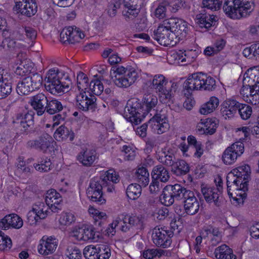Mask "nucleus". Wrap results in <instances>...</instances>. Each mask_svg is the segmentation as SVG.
<instances>
[{"instance_id": "052dcab7", "label": "nucleus", "mask_w": 259, "mask_h": 259, "mask_svg": "<svg viewBox=\"0 0 259 259\" xmlns=\"http://www.w3.org/2000/svg\"><path fill=\"white\" fill-rule=\"evenodd\" d=\"M45 239H46V236H43L40 240L39 244L37 247V249L40 254L46 255L52 254V253L51 251H50V249L47 247L48 245H46Z\"/></svg>"}, {"instance_id": "864d4df0", "label": "nucleus", "mask_w": 259, "mask_h": 259, "mask_svg": "<svg viewBox=\"0 0 259 259\" xmlns=\"http://www.w3.org/2000/svg\"><path fill=\"white\" fill-rule=\"evenodd\" d=\"M249 80L248 82L252 84L253 88L258 89L259 88V69L258 70H252L249 76H247Z\"/></svg>"}, {"instance_id": "e2e57ef3", "label": "nucleus", "mask_w": 259, "mask_h": 259, "mask_svg": "<svg viewBox=\"0 0 259 259\" xmlns=\"http://www.w3.org/2000/svg\"><path fill=\"white\" fill-rule=\"evenodd\" d=\"M46 244L48 245V247L50 249V251H51L53 253L56 250L58 246L57 240L53 236L48 237L46 236Z\"/></svg>"}, {"instance_id": "6e6552de", "label": "nucleus", "mask_w": 259, "mask_h": 259, "mask_svg": "<svg viewBox=\"0 0 259 259\" xmlns=\"http://www.w3.org/2000/svg\"><path fill=\"white\" fill-rule=\"evenodd\" d=\"M167 20H164L154 31V38L159 44L166 47H173L179 42V39L172 32Z\"/></svg>"}, {"instance_id": "79ce46f5", "label": "nucleus", "mask_w": 259, "mask_h": 259, "mask_svg": "<svg viewBox=\"0 0 259 259\" xmlns=\"http://www.w3.org/2000/svg\"><path fill=\"white\" fill-rule=\"evenodd\" d=\"M77 88L79 91H85L89 88L88 78L87 76L82 72H79L77 76Z\"/></svg>"}, {"instance_id": "6e6d98bb", "label": "nucleus", "mask_w": 259, "mask_h": 259, "mask_svg": "<svg viewBox=\"0 0 259 259\" xmlns=\"http://www.w3.org/2000/svg\"><path fill=\"white\" fill-rule=\"evenodd\" d=\"M75 221L74 215L70 212H63L59 219V222L63 225H69Z\"/></svg>"}, {"instance_id": "0e129e2a", "label": "nucleus", "mask_w": 259, "mask_h": 259, "mask_svg": "<svg viewBox=\"0 0 259 259\" xmlns=\"http://www.w3.org/2000/svg\"><path fill=\"white\" fill-rule=\"evenodd\" d=\"M2 33V36L5 37V39L7 38H10V30L7 28V22L4 19H0V33Z\"/></svg>"}, {"instance_id": "4468645a", "label": "nucleus", "mask_w": 259, "mask_h": 259, "mask_svg": "<svg viewBox=\"0 0 259 259\" xmlns=\"http://www.w3.org/2000/svg\"><path fill=\"white\" fill-rule=\"evenodd\" d=\"M13 10L17 13L30 17L34 15L37 11L35 0H14Z\"/></svg>"}, {"instance_id": "7ed1b4c3", "label": "nucleus", "mask_w": 259, "mask_h": 259, "mask_svg": "<svg viewBox=\"0 0 259 259\" xmlns=\"http://www.w3.org/2000/svg\"><path fill=\"white\" fill-rule=\"evenodd\" d=\"M102 177L91 179L87 191L90 200L98 205L105 204L106 201L103 196V189H106L107 192L112 193L115 190L114 184L119 182V176L113 169L107 170Z\"/></svg>"}, {"instance_id": "49530a36", "label": "nucleus", "mask_w": 259, "mask_h": 259, "mask_svg": "<svg viewBox=\"0 0 259 259\" xmlns=\"http://www.w3.org/2000/svg\"><path fill=\"white\" fill-rule=\"evenodd\" d=\"M98 252V259H108L111 255L110 248L105 245H97L95 246Z\"/></svg>"}, {"instance_id": "473e14b6", "label": "nucleus", "mask_w": 259, "mask_h": 259, "mask_svg": "<svg viewBox=\"0 0 259 259\" xmlns=\"http://www.w3.org/2000/svg\"><path fill=\"white\" fill-rule=\"evenodd\" d=\"M46 106V111L49 114H55L60 112L63 109L61 102L55 98H49Z\"/></svg>"}, {"instance_id": "680f3d73", "label": "nucleus", "mask_w": 259, "mask_h": 259, "mask_svg": "<svg viewBox=\"0 0 259 259\" xmlns=\"http://www.w3.org/2000/svg\"><path fill=\"white\" fill-rule=\"evenodd\" d=\"M256 44H254L251 45L250 47L245 48L243 51L242 54L244 57L248 58L249 59H252L256 57Z\"/></svg>"}, {"instance_id": "0eeeda50", "label": "nucleus", "mask_w": 259, "mask_h": 259, "mask_svg": "<svg viewBox=\"0 0 259 259\" xmlns=\"http://www.w3.org/2000/svg\"><path fill=\"white\" fill-rule=\"evenodd\" d=\"M110 76L116 86L124 88L133 84L139 77L138 72L134 68L119 65L111 68Z\"/></svg>"}, {"instance_id": "6ab92c4d", "label": "nucleus", "mask_w": 259, "mask_h": 259, "mask_svg": "<svg viewBox=\"0 0 259 259\" xmlns=\"http://www.w3.org/2000/svg\"><path fill=\"white\" fill-rule=\"evenodd\" d=\"M162 111L156 112L149 120V124H151L152 128L156 131L157 134H161L165 132L169 128L167 118Z\"/></svg>"}, {"instance_id": "774afa93", "label": "nucleus", "mask_w": 259, "mask_h": 259, "mask_svg": "<svg viewBox=\"0 0 259 259\" xmlns=\"http://www.w3.org/2000/svg\"><path fill=\"white\" fill-rule=\"evenodd\" d=\"M250 235L254 238H259V223L252 225L249 229Z\"/></svg>"}, {"instance_id": "37998d69", "label": "nucleus", "mask_w": 259, "mask_h": 259, "mask_svg": "<svg viewBox=\"0 0 259 259\" xmlns=\"http://www.w3.org/2000/svg\"><path fill=\"white\" fill-rule=\"evenodd\" d=\"M238 157L232 151L227 148L224 151L222 158L225 164L231 165L236 161Z\"/></svg>"}, {"instance_id": "603ef678", "label": "nucleus", "mask_w": 259, "mask_h": 259, "mask_svg": "<svg viewBox=\"0 0 259 259\" xmlns=\"http://www.w3.org/2000/svg\"><path fill=\"white\" fill-rule=\"evenodd\" d=\"M8 219L10 220V226L15 229L21 228L23 224L22 219L16 214H10Z\"/></svg>"}, {"instance_id": "a19ab883", "label": "nucleus", "mask_w": 259, "mask_h": 259, "mask_svg": "<svg viewBox=\"0 0 259 259\" xmlns=\"http://www.w3.org/2000/svg\"><path fill=\"white\" fill-rule=\"evenodd\" d=\"M12 92L11 82H9L6 78L0 82V99L7 97Z\"/></svg>"}, {"instance_id": "f03ea898", "label": "nucleus", "mask_w": 259, "mask_h": 259, "mask_svg": "<svg viewBox=\"0 0 259 259\" xmlns=\"http://www.w3.org/2000/svg\"><path fill=\"white\" fill-rule=\"evenodd\" d=\"M158 103L157 97L152 94H145L142 101L137 98L128 100L124 109L123 116L132 123H140L151 111H155Z\"/></svg>"}, {"instance_id": "f8f14e48", "label": "nucleus", "mask_w": 259, "mask_h": 259, "mask_svg": "<svg viewBox=\"0 0 259 259\" xmlns=\"http://www.w3.org/2000/svg\"><path fill=\"white\" fill-rule=\"evenodd\" d=\"M54 141L52 137L46 133H44L37 138L28 141L26 144L28 149H33L45 153L51 148Z\"/></svg>"}, {"instance_id": "ea45409f", "label": "nucleus", "mask_w": 259, "mask_h": 259, "mask_svg": "<svg viewBox=\"0 0 259 259\" xmlns=\"http://www.w3.org/2000/svg\"><path fill=\"white\" fill-rule=\"evenodd\" d=\"M250 166L248 165H244L234 169L233 174L234 177H240L244 180L248 179L250 173Z\"/></svg>"}, {"instance_id": "58836bf2", "label": "nucleus", "mask_w": 259, "mask_h": 259, "mask_svg": "<svg viewBox=\"0 0 259 259\" xmlns=\"http://www.w3.org/2000/svg\"><path fill=\"white\" fill-rule=\"evenodd\" d=\"M218 121L215 119L207 118L204 123V127H202L201 130L203 131L204 133L211 135L213 134L216 131Z\"/></svg>"}, {"instance_id": "f704fd0d", "label": "nucleus", "mask_w": 259, "mask_h": 259, "mask_svg": "<svg viewBox=\"0 0 259 259\" xmlns=\"http://www.w3.org/2000/svg\"><path fill=\"white\" fill-rule=\"evenodd\" d=\"M142 185L139 184H130L126 190V194L128 198L135 200L139 198L141 194Z\"/></svg>"}, {"instance_id": "c85d7f7f", "label": "nucleus", "mask_w": 259, "mask_h": 259, "mask_svg": "<svg viewBox=\"0 0 259 259\" xmlns=\"http://www.w3.org/2000/svg\"><path fill=\"white\" fill-rule=\"evenodd\" d=\"M77 159L83 165L90 166L95 160V151L87 149L83 150L79 153Z\"/></svg>"}, {"instance_id": "f3484780", "label": "nucleus", "mask_w": 259, "mask_h": 259, "mask_svg": "<svg viewBox=\"0 0 259 259\" xmlns=\"http://www.w3.org/2000/svg\"><path fill=\"white\" fill-rule=\"evenodd\" d=\"M142 0H123L122 15L126 21L133 20L139 14Z\"/></svg>"}, {"instance_id": "20e7f679", "label": "nucleus", "mask_w": 259, "mask_h": 259, "mask_svg": "<svg viewBox=\"0 0 259 259\" xmlns=\"http://www.w3.org/2000/svg\"><path fill=\"white\" fill-rule=\"evenodd\" d=\"M45 88L53 95L68 91L71 81L68 74L58 68L50 69L45 78Z\"/></svg>"}, {"instance_id": "f257e3e1", "label": "nucleus", "mask_w": 259, "mask_h": 259, "mask_svg": "<svg viewBox=\"0 0 259 259\" xmlns=\"http://www.w3.org/2000/svg\"><path fill=\"white\" fill-rule=\"evenodd\" d=\"M160 199L166 206L171 205L175 201H181L186 213L189 215L196 214L199 209V203L194 193L178 184L164 187Z\"/></svg>"}, {"instance_id": "a878e982", "label": "nucleus", "mask_w": 259, "mask_h": 259, "mask_svg": "<svg viewBox=\"0 0 259 259\" xmlns=\"http://www.w3.org/2000/svg\"><path fill=\"white\" fill-rule=\"evenodd\" d=\"M201 234L203 238L207 237L209 235L211 234L213 236V238L211 239L212 245H215L221 241L222 232L220 231L218 228L211 225L204 226L202 229Z\"/></svg>"}, {"instance_id": "bf43d9fd", "label": "nucleus", "mask_w": 259, "mask_h": 259, "mask_svg": "<svg viewBox=\"0 0 259 259\" xmlns=\"http://www.w3.org/2000/svg\"><path fill=\"white\" fill-rule=\"evenodd\" d=\"M45 239H46V236H43L40 240L39 244L37 247V249L40 254L46 255L52 254V253L51 251H50V249L47 247L48 245H46Z\"/></svg>"}, {"instance_id": "4be33fe9", "label": "nucleus", "mask_w": 259, "mask_h": 259, "mask_svg": "<svg viewBox=\"0 0 259 259\" xmlns=\"http://www.w3.org/2000/svg\"><path fill=\"white\" fill-rule=\"evenodd\" d=\"M62 196L55 189H51L47 191L46 202L52 211L57 212L62 209L60 205V203L62 202Z\"/></svg>"}, {"instance_id": "a18cd8bd", "label": "nucleus", "mask_w": 259, "mask_h": 259, "mask_svg": "<svg viewBox=\"0 0 259 259\" xmlns=\"http://www.w3.org/2000/svg\"><path fill=\"white\" fill-rule=\"evenodd\" d=\"M202 8H206L211 11L219 10L222 5L220 0H202Z\"/></svg>"}, {"instance_id": "c9c22d12", "label": "nucleus", "mask_w": 259, "mask_h": 259, "mask_svg": "<svg viewBox=\"0 0 259 259\" xmlns=\"http://www.w3.org/2000/svg\"><path fill=\"white\" fill-rule=\"evenodd\" d=\"M137 182L143 187L148 185L149 182V174L148 170L144 167L139 168L136 172Z\"/></svg>"}, {"instance_id": "c756f323", "label": "nucleus", "mask_w": 259, "mask_h": 259, "mask_svg": "<svg viewBox=\"0 0 259 259\" xmlns=\"http://www.w3.org/2000/svg\"><path fill=\"white\" fill-rule=\"evenodd\" d=\"M214 254L217 259H236L232 249L226 244H223L216 248Z\"/></svg>"}, {"instance_id": "2eb2a0df", "label": "nucleus", "mask_w": 259, "mask_h": 259, "mask_svg": "<svg viewBox=\"0 0 259 259\" xmlns=\"http://www.w3.org/2000/svg\"><path fill=\"white\" fill-rule=\"evenodd\" d=\"M166 20L169 26L171 27L172 32L177 36V38L179 39V42L186 37L189 30L186 21L177 18H170Z\"/></svg>"}, {"instance_id": "13d9d810", "label": "nucleus", "mask_w": 259, "mask_h": 259, "mask_svg": "<svg viewBox=\"0 0 259 259\" xmlns=\"http://www.w3.org/2000/svg\"><path fill=\"white\" fill-rule=\"evenodd\" d=\"M83 241L94 240L95 239V232L91 226H84Z\"/></svg>"}, {"instance_id": "5701e85b", "label": "nucleus", "mask_w": 259, "mask_h": 259, "mask_svg": "<svg viewBox=\"0 0 259 259\" xmlns=\"http://www.w3.org/2000/svg\"><path fill=\"white\" fill-rule=\"evenodd\" d=\"M48 99L42 93H38L30 98L29 103L36 112L37 115L41 116L45 113Z\"/></svg>"}, {"instance_id": "e433bc0d", "label": "nucleus", "mask_w": 259, "mask_h": 259, "mask_svg": "<svg viewBox=\"0 0 259 259\" xmlns=\"http://www.w3.org/2000/svg\"><path fill=\"white\" fill-rule=\"evenodd\" d=\"M171 171L177 176L184 175L189 171V166L185 161L178 159Z\"/></svg>"}, {"instance_id": "9b49d317", "label": "nucleus", "mask_w": 259, "mask_h": 259, "mask_svg": "<svg viewBox=\"0 0 259 259\" xmlns=\"http://www.w3.org/2000/svg\"><path fill=\"white\" fill-rule=\"evenodd\" d=\"M171 231L165 229V228L156 227L154 228L152 237L153 243L158 247L166 248L170 246L171 243Z\"/></svg>"}, {"instance_id": "b1692460", "label": "nucleus", "mask_w": 259, "mask_h": 259, "mask_svg": "<svg viewBox=\"0 0 259 259\" xmlns=\"http://www.w3.org/2000/svg\"><path fill=\"white\" fill-rule=\"evenodd\" d=\"M239 108V103L236 100L228 99L221 104V114L225 119L233 117Z\"/></svg>"}, {"instance_id": "4c0bfd02", "label": "nucleus", "mask_w": 259, "mask_h": 259, "mask_svg": "<svg viewBox=\"0 0 259 259\" xmlns=\"http://www.w3.org/2000/svg\"><path fill=\"white\" fill-rule=\"evenodd\" d=\"M240 94L243 97L246 96L247 98H252L253 100L255 97L259 98V88L255 89L253 88L252 84L248 83V84L243 85L240 90Z\"/></svg>"}, {"instance_id": "ddd939ff", "label": "nucleus", "mask_w": 259, "mask_h": 259, "mask_svg": "<svg viewBox=\"0 0 259 259\" xmlns=\"http://www.w3.org/2000/svg\"><path fill=\"white\" fill-rule=\"evenodd\" d=\"M83 31L75 26L64 28L60 34V41L63 43L68 42L74 44L79 42L84 37Z\"/></svg>"}, {"instance_id": "393cba45", "label": "nucleus", "mask_w": 259, "mask_h": 259, "mask_svg": "<svg viewBox=\"0 0 259 259\" xmlns=\"http://www.w3.org/2000/svg\"><path fill=\"white\" fill-rule=\"evenodd\" d=\"M33 114L29 112L18 115L14 121L16 127L23 132H26L28 127L33 125Z\"/></svg>"}, {"instance_id": "69168bd1", "label": "nucleus", "mask_w": 259, "mask_h": 259, "mask_svg": "<svg viewBox=\"0 0 259 259\" xmlns=\"http://www.w3.org/2000/svg\"><path fill=\"white\" fill-rule=\"evenodd\" d=\"M39 220L38 214L32 210H30L27 214V222L31 226L36 225Z\"/></svg>"}, {"instance_id": "72a5a7b5", "label": "nucleus", "mask_w": 259, "mask_h": 259, "mask_svg": "<svg viewBox=\"0 0 259 259\" xmlns=\"http://www.w3.org/2000/svg\"><path fill=\"white\" fill-rule=\"evenodd\" d=\"M33 166L37 171L41 172H48L52 168V162L48 157L40 158L37 163L33 164Z\"/></svg>"}, {"instance_id": "a211bd4d", "label": "nucleus", "mask_w": 259, "mask_h": 259, "mask_svg": "<svg viewBox=\"0 0 259 259\" xmlns=\"http://www.w3.org/2000/svg\"><path fill=\"white\" fill-rule=\"evenodd\" d=\"M96 101L97 98L95 96L90 94L88 96L84 91L76 96V106L83 111L93 112L97 108Z\"/></svg>"}, {"instance_id": "1a4fd4ad", "label": "nucleus", "mask_w": 259, "mask_h": 259, "mask_svg": "<svg viewBox=\"0 0 259 259\" xmlns=\"http://www.w3.org/2000/svg\"><path fill=\"white\" fill-rule=\"evenodd\" d=\"M42 77L38 73H32L19 81L17 86V93L21 96L28 95L29 93L38 89L41 85Z\"/></svg>"}, {"instance_id": "412c9836", "label": "nucleus", "mask_w": 259, "mask_h": 259, "mask_svg": "<svg viewBox=\"0 0 259 259\" xmlns=\"http://www.w3.org/2000/svg\"><path fill=\"white\" fill-rule=\"evenodd\" d=\"M25 55L23 53L18 54L17 58L18 66L17 67L15 73L20 76H24L30 73H33L32 70L34 68V64L28 59L25 58Z\"/></svg>"}, {"instance_id": "c03bdc74", "label": "nucleus", "mask_w": 259, "mask_h": 259, "mask_svg": "<svg viewBox=\"0 0 259 259\" xmlns=\"http://www.w3.org/2000/svg\"><path fill=\"white\" fill-rule=\"evenodd\" d=\"M169 6V3L163 1L160 3L155 11V16L158 19H163L166 17L167 8Z\"/></svg>"}, {"instance_id": "4d7b16f0", "label": "nucleus", "mask_w": 259, "mask_h": 259, "mask_svg": "<svg viewBox=\"0 0 259 259\" xmlns=\"http://www.w3.org/2000/svg\"><path fill=\"white\" fill-rule=\"evenodd\" d=\"M228 148L232 151L238 157L240 156L244 151V144L240 142H235Z\"/></svg>"}, {"instance_id": "bb28decb", "label": "nucleus", "mask_w": 259, "mask_h": 259, "mask_svg": "<svg viewBox=\"0 0 259 259\" xmlns=\"http://www.w3.org/2000/svg\"><path fill=\"white\" fill-rule=\"evenodd\" d=\"M54 138L58 141H72L74 138V133L64 125H61L54 134Z\"/></svg>"}, {"instance_id": "9d476101", "label": "nucleus", "mask_w": 259, "mask_h": 259, "mask_svg": "<svg viewBox=\"0 0 259 259\" xmlns=\"http://www.w3.org/2000/svg\"><path fill=\"white\" fill-rule=\"evenodd\" d=\"M167 83V80L162 74L154 75L151 83V88L158 94L161 102L165 104L172 102L171 91L166 88Z\"/></svg>"}, {"instance_id": "39448f33", "label": "nucleus", "mask_w": 259, "mask_h": 259, "mask_svg": "<svg viewBox=\"0 0 259 259\" xmlns=\"http://www.w3.org/2000/svg\"><path fill=\"white\" fill-rule=\"evenodd\" d=\"M215 88V79L201 72L189 75L183 84L184 94L186 96L192 94V92L195 90L212 91Z\"/></svg>"}, {"instance_id": "338daca9", "label": "nucleus", "mask_w": 259, "mask_h": 259, "mask_svg": "<svg viewBox=\"0 0 259 259\" xmlns=\"http://www.w3.org/2000/svg\"><path fill=\"white\" fill-rule=\"evenodd\" d=\"M23 30L26 36L31 40H34L36 37L37 33L35 29L30 27H25Z\"/></svg>"}, {"instance_id": "2f4dec72", "label": "nucleus", "mask_w": 259, "mask_h": 259, "mask_svg": "<svg viewBox=\"0 0 259 259\" xmlns=\"http://www.w3.org/2000/svg\"><path fill=\"white\" fill-rule=\"evenodd\" d=\"M157 159L163 164L167 166H172V167L175 166L177 161L175 155L169 151L166 152L162 150L161 155H159Z\"/></svg>"}, {"instance_id": "423d86ee", "label": "nucleus", "mask_w": 259, "mask_h": 259, "mask_svg": "<svg viewBox=\"0 0 259 259\" xmlns=\"http://www.w3.org/2000/svg\"><path fill=\"white\" fill-rule=\"evenodd\" d=\"M254 6V0H225L223 9L227 17L240 19L249 16Z\"/></svg>"}, {"instance_id": "5fc2aeb1", "label": "nucleus", "mask_w": 259, "mask_h": 259, "mask_svg": "<svg viewBox=\"0 0 259 259\" xmlns=\"http://www.w3.org/2000/svg\"><path fill=\"white\" fill-rule=\"evenodd\" d=\"M12 246L11 239L0 231V250H4L7 248L10 249Z\"/></svg>"}, {"instance_id": "7c9ffc66", "label": "nucleus", "mask_w": 259, "mask_h": 259, "mask_svg": "<svg viewBox=\"0 0 259 259\" xmlns=\"http://www.w3.org/2000/svg\"><path fill=\"white\" fill-rule=\"evenodd\" d=\"M219 105V100L218 98L212 96L205 103L202 104L200 109L199 112L201 114L206 115L213 112Z\"/></svg>"}, {"instance_id": "09e8293b", "label": "nucleus", "mask_w": 259, "mask_h": 259, "mask_svg": "<svg viewBox=\"0 0 259 259\" xmlns=\"http://www.w3.org/2000/svg\"><path fill=\"white\" fill-rule=\"evenodd\" d=\"M238 108L237 110L242 119L246 120L250 117L252 113V108L250 106L239 103V108Z\"/></svg>"}, {"instance_id": "8fccbe9b", "label": "nucleus", "mask_w": 259, "mask_h": 259, "mask_svg": "<svg viewBox=\"0 0 259 259\" xmlns=\"http://www.w3.org/2000/svg\"><path fill=\"white\" fill-rule=\"evenodd\" d=\"M97 249L94 245H89L83 249V255L86 259H98Z\"/></svg>"}, {"instance_id": "de8ad7c7", "label": "nucleus", "mask_w": 259, "mask_h": 259, "mask_svg": "<svg viewBox=\"0 0 259 259\" xmlns=\"http://www.w3.org/2000/svg\"><path fill=\"white\" fill-rule=\"evenodd\" d=\"M89 89L96 95H100L103 92V83L99 79L92 80L89 84Z\"/></svg>"}, {"instance_id": "3c124183", "label": "nucleus", "mask_w": 259, "mask_h": 259, "mask_svg": "<svg viewBox=\"0 0 259 259\" xmlns=\"http://www.w3.org/2000/svg\"><path fill=\"white\" fill-rule=\"evenodd\" d=\"M205 19H207V14L205 10H202L200 13L197 14L196 16V19L197 21V23L199 25L200 27L208 28L211 26V23H204Z\"/></svg>"}, {"instance_id": "aec40b11", "label": "nucleus", "mask_w": 259, "mask_h": 259, "mask_svg": "<svg viewBox=\"0 0 259 259\" xmlns=\"http://www.w3.org/2000/svg\"><path fill=\"white\" fill-rule=\"evenodd\" d=\"M141 230L143 228V222L139 217L126 214L122 217L120 223V230L126 232L133 228Z\"/></svg>"}, {"instance_id": "dca6fc26", "label": "nucleus", "mask_w": 259, "mask_h": 259, "mask_svg": "<svg viewBox=\"0 0 259 259\" xmlns=\"http://www.w3.org/2000/svg\"><path fill=\"white\" fill-rule=\"evenodd\" d=\"M201 192L205 200L208 203H213L215 206L219 207L222 205V188H215L207 185H201Z\"/></svg>"}, {"instance_id": "cd10ccee", "label": "nucleus", "mask_w": 259, "mask_h": 259, "mask_svg": "<svg viewBox=\"0 0 259 259\" xmlns=\"http://www.w3.org/2000/svg\"><path fill=\"white\" fill-rule=\"evenodd\" d=\"M152 179L160 180L161 182L165 183L170 178L168 170L162 165L159 164L154 166L151 172Z\"/></svg>"}]
</instances>
